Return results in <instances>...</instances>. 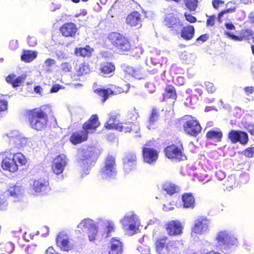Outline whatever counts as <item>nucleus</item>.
Returning <instances> with one entry per match:
<instances>
[{
  "label": "nucleus",
  "mask_w": 254,
  "mask_h": 254,
  "mask_svg": "<svg viewBox=\"0 0 254 254\" xmlns=\"http://www.w3.org/2000/svg\"><path fill=\"white\" fill-rule=\"evenodd\" d=\"M23 188L21 186L11 185L6 190L7 194L13 198H19L23 193Z\"/></svg>",
  "instance_id": "nucleus-29"
},
{
  "label": "nucleus",
  "mask_w": 254,
  "mask_h": 254,
  "mask_svg": "<svg viewBox=\"0 0 254 254\" xmlns=\"http://www.w3.org/2000/svg\"><path fill=\"white\" fill-rule=\"evenodd\" d=\"M97 225L95 224L94 221L89 218H86L83 219L80 223L77 225V228L81 229H87L88 230L89 229H92L94 226Z\"/></svg>",
  "instance_id": "nucleus-37"
},
{
  "label": "nucleus",
  "mask_w": 254,
  "mask_h": 254,
  "mask_svg": "<svg viewBox=\"0 0 254 254\" xmlns=\"http://www.w3.org/2000/svg\"><path fill=\"white\" fill-rule=\"evenodd\" d=\"M100 125V123L98 116L96 114H94L91 115L88 120L83 124L82 127L88 134L95 132Z\"/></svg>",
  "instance_id": "nucleus-18"
},
{
  "label": "nucleus",
  "mask_w": 254,
  "mask_h": 254,
  "mask_svg": "<svg viewBox=\"0 0 254 254\" xmlns=\"http://www.w3.org/2000/svg\"><path fill=\"white\" fill-rule=\"evenodd\" d=\"M25 76H19L16 77L14 74H10L5 78L6 81L14 87L20 86L25 79Z\"/></svg>",
  "instance_id": "nucleus-27"
},
{
  "label": "nucleus",
  "mask_w": 254,
  "mask_h": 254,
  "mask_svg": "<svg viewBox=\"0 0 254 254\" xmlns=\"http://www.w3.org/2000/svg\"><path fill=\"white\" fill-rule=\"evenodd\" d=\"M164 99L176 100L177 93L175 87L171 84H167L164 88V93L163 94Z\"/></svg>",
  "instance_id": "nucleus-30"
},
{
  "label": "nucleus",
  "mask_w": 254,
  "mask_h": 254,
  "mask_svg": "<svg viewBox=\"0 0 254 254\" xmlns=\"http://www.w3.org/2000/svg\"><path fill=\"white\" fill-rule=\"evenodd\" d=\"M142 157L144 162L152 165L158 160L159 152L156 149L148 147L146 144L142 148Z\"/></svg>",
  "instance_id": "nucleus-11"
},
{
  "label": "nucleus",
  "mask_w": 254,
  "mask_h": 254,
  "mask_svg": "<svg viewBox=\"0 0 254 254\" xmlns=\"http://www.w3.org/2000/svg\"><path fill=\"white\" fill-rule=\"evenodd\" d=\"M123 169L125 173L129 174L136 170L137 156L134 152L127 153L123 159Z\"/></svg>",
  "instance_id": "nucleus-9"
},
{
  "label": "nucleus",
  "mask_w": 254,
  "mask_h": 254,
  "mask_svg": "<svg viewBox=\"0 0 254 254\" xmlns=\"http://www.w3.org/2000/svg\"><path fill=\"white\" fill-rule=\"evenodd\" d=\"M24 117L29 127L33 130L44 131L48 127V115L44 106L26 110Z\"/></svg>",
  "instance_id": "nucleus-1"
},
{
  "label": "nucleus",
  "mask_w": 254,
  "mask_h": 254,
  "mask_svg": "<svg viewBox=\"0 0 254 254\" xmlns=\"http://www.w3.org/2000/svg\"><path fill=\"white\" fill-rule=\"evenodd\" d=\"M228 138L233 144L239 142L243 145L247 144L249 140L248 133L239 130H231L228 134Z\"/></svg>",
  "instance_id": "nucleus-10"
},
{
  "label": "nucleus",
  "mask_w": 254,
  "mask_h": 254,
  "mask_svg": "<svg viewBox=\"0 0 254 254\" xmlns=\"http://www.w3.org/2000/svg\"><path fill=\"white\" fill-rule=\"evenodd\" d=\"M127 71L129 74L134 77L135 78L139 79L141 78V74L140 70L138 69L132 67H128L127 68Z\"/></svg>",
  "instance_id": "nucleus-44"
},
{
  "label": "nucleus",
  "mask_w": 254,
  "mask_h": 254,
  "mask_svg": "<svg viewBox=\"0 0 254 254\" xmlns=\"http://www.w3.org/2000/svg\"><path fill=\"white\" fill-rule=\"evenodd\" d=\"M62 67H63V69L64 71H69V69L70 68V65L68 63H63L62 64Z\"/></svg>",
  "instance_id": "nucleus-64"
},
{
  "label": "nucleus",
  "mask_w": 254,
  "mask_h": 254,
  "mask_svg": "<svg viewBox=\"0 0 254 254\" xmlns=\"http://www.w3.org/2000/svg\"><path fill=\"white\" fill-rule=\"evenodd\" d=\"M66 164V156L64 154H60L53 159L51 166L52 170L55 174L60 175L63 173Z\"/></svg>",
  "instance_id": "nucleus-17"
},
{
  "label": "nucleus",
  "mask_w": 254,
  "mask_h": 254,
  "mask_svg": "<svg viewBox=\"0 0 254 254\" xmlns=\"http://www.w3.org/2000/svg\"><path fill=\"white\" fill-rule=\"evenodd\" d=\"M27 163V159L21 152H7L1 162L3 170L14 173L18 170V165L24 166Z\"/></svg>",
  "instance_id": "nucleus-3"
},
{
  "label": "nucleus",
  "mask_w": 254,
  "mask_h": 254,
  "mask_svg": "<svg viewBox=\"0 0 254 254\" xmlns=\"http://www.w3.org/2000/svg\"><path fill=\"white\" fill-rule=\"evenodd\" d=\"M165 156L171 160L182 161L186 158L184 148L181 141L168 145L164 149Z\"/></svg>",
  "instance_id": "nucleus-6"
},
{
  "label": "nucleus",
  "mask_w": 254,
  "mask_h": 254,
  "mask_svg": "<svg viewBox=\"0 0 254 254\" xmlns=\"http://www.w3.org/2000/svg\"><path fill=\"white\" fill-rule=\"evenodd\" d=\"M94 92L101 98L102 102H105L110 96L121 94L124 92V90L121 87L111 84L107 89L98 88Z\"/></svg>",
  "instance_id": "nucleus-8"
},
{
  "label": "nucleus",
  "mask_w": 254,
  "mask_h": 254,
  "mask_svg": "<svg viewBox=\"0 0 254 254\" xmlns=\"http://www.w3.org/2000/svg\"><path fill=\"white\" fill-rule=\"evenodd\" d=\"M208 18L206 21V26L207 27H212L214 25L215 20L216 19V16L215 15H212L210 16H207Z\"/></svg>",
  "instance_id": "nucleus-48"
},
{
  "label": "nucleus",
  "mask_w": 254,
  "mask_h": 254,
  "mask_svg": "<svg viewBox=\"0 0 254 254\" xmlns=\"http://www.w3.org/2000/svg\"><path fill=\"white\" fill-rule=\"evenodd\" d=\"M55 64H56L55 60L54 59H51V58H48V59H46V61H45V65L47 68V69L48 70L50 69V68H51V67L52 65H54Z\"/></svg>",
  "instance_id": "nucleus-51"
},
{
  "label": "nucleus",
  "mask_w": 254,
  "mask_h": 254,
  "mask_svg": "<svg viewBox=\"0 0 254 254\" xmlns=\"http://www.w3.org/2000/svg\"><path fill=\"white\" fill-rule=\"evenodd\" d=\"M116 130L124 133L133 132L137 134L140 130L138 126L131 122L118 123L116 126Z\"/></svg>",
  "instance_id": "nucleus-20"
},
{
  "label": "nucleus",
  "mask_w": 254,
  "mask_h": 254,
  "mask_svg": "<svg viewBox=\"0 0 254 254\" xmlns=\"http://www.w3.org/2000/svg\"><path fill=\"white\" fill-rule=\"evenodd\" d=\"M98 234V227L97 226H94L92 229H89L88 230L87 236L90 242H94L97 237Z\"/></svg>",
  "instance_id": "nucleus-43"
},
{
  "label": "nucleus",
  "mask_w": 254,
  "mask_h": 254,
  "mask_svg": "<svg viewBox=\"0 0 254 254\" xmlns=\"http://www.w3.org/2000/svg\"><path fill=\"white\" fill-rule=\"evenodd\" d=\"M165 229L170 236H177L183 233L184 227L179 220H171L165 224Z\"/></svg>",
  "instance_id": "nucleus-12"
},
{
  "label": "nucleus",
  "mask_w": 254,
  "mask_h": 254,
  "mask_svg": "<svg viewBox=\"0 0 254 254\" xmlns=\"http://www.w3.org/2000/svg\"><path fill=\"white\" fill-rule=\"evenodd\" d=\"M180 31L178 34H180L181 37L186 41H190L193 38L195 35V28L194 26L188 24L181 27Z\"/></svg>",
  "instance_id": "nucleus-25"
},
{
  "label": "nucleus",
  "mask_w": 254,
  "mask_h": 254,
  "mask_svg": "<svg viewBox=\"0 0 254 254\" xmlns=\"http://www.w3.org/2000/svg\"><path fill=\"white\" fill-rule=\"evenodd\" d=\"M79 159L81 162L86 161L87 164H91L97 158V153L92 147L82 149L80 151Z\"/></svg>",
  "instance_id": "nucleus-21"
},
{
  "label": "nucleus",
  "mask_w": 254,
  "mask_h": 254,
  "mask_svg": "<svg viewBox=\"0 0 254 254\" xmlns=\"http://www.w3.org/2000/svg\"><path fill=\"white\" fill-rule=\"evenodd\" d=\"M136 222L135 216L134 215H131L129 216H125L121 220V223L123 225V228H126L128 226V225L130 223H134Z\"/></svg>",
  "instance_id": "nucleus-42"
},
{
  "label": "nucleus",
  "mask_w": 254,
  "mask_h": 254,
  "mask_svg": "<svg viewBox=\"0 0 254 254\" xmlns=\"http://www.w3.org/2000/svg\"><path fill=\"white\" fill-rule=\"evenodd\" d=\"M37 56L36 51L23 50L21 56V60L25 63H30L33 61Z\"/></svg>",
  "instance_id": "nucleus-34"
},
{
  "label": "nucleus",
  "mask_w": 254,
  "mask_h": 254,
  "mask_svg": "<svg viewBox=\"0 0 254 254\" xmlns=\"http://www.w3.org/2000/svg\"><path fill=\"white\" fill-rule=\"evenodd\" d=\"M138 117V113L134 108L131 109L127 112V119L128 120V122L133 123V122L136 121Z\"/></svg>",
  "instance_id": "nucleus-41"
},
{
  "label": "nucleus",
  "mask_w": 254,
  "mask_h": 254,
  "mask_svg": "<svg viewBox=\"0 0 254 254\" xmlns=\"http://www.w3.org/2000/svg\"><path fill=\"white\" fill-rule=\"evenodd\" d=\"M61 87L60 85L58 84L54 85L51 89H50L51 93H56L60 89Z\"/></svg>",
  "instance_id": "nucleus-60"
},
{
  "label": "nucleus",
  "mask_w": 254,
  "mask_h": 254,
  "mask_svg": "<svg viewBox=\"0 0 254 254\" xmlns=\"http://www.w3.org/2000/svg\"><path fill=\"white\" fill-rule=\"evenodd\" d=\"M244 91L247 95L249 96L252 94L254 91V87L252 86L246 87L244 88Z\"/></svg>",
  "instance_id": "nucleus-58"
},
{
  "label": "nucleus",
  "mask_w": 254,
  "mask_h": 254,
  "mask_svg": "<svg viewBox=\"0 0 254 254\" xmlns=\"http://www.w3.org/2000/svg\"><path fill=\"white\" fill-rule=\"evenodd\" d=\"M34 91L36 93L41 95L43 91V88L40 85H37L34 87Z\"/></svg>",
  "instance_id": "nucleus-62"
},
{
  "label": "nucleus",
  "mask_w": 254,
  "mask_h": 254,
  "mask_svg": "<svg viewBox=\"0 0 254 254\" xmlns=\"http://www.w3.org/2000/svg\"><path fill=\"white\" fill-rule=\"evenodd\" d=\"M173 242L170 241L169 238L166 236H159L155 239L154 246L156 252L161 254L164 252V250H170V247H172Z\"/></svg>",
  "instance_id": "nucleus-13"
},
{
  "label": "nucleus",
  "mask_w": 254,
  "mask_h": 254,
  "mask_svg": "<svg viewBox=\"0 0 254 254\" xmlns=\"http://www.w3.org/2000/svg\"><path fill=\"white\" fill-rule=\"evenodd\" d=\"M223 137V132L219 129H210L206 134V137L210 140H215L216 141H220Z\"/></svg>",
  "instance_id": "nucleus-32"
},
{
  "label": "nucleus",
  "mask_w": 254,
  "mask_h": 254,
  "mask_svg": "<svg viewBox=\"0 0 254 254\" xmlns=\"http://www.w3.org/2000/svg\"><path fill=\"white\" fill-rule=\"evenodd\" d=\"M94 49L89 45H86L85 47L76 48L74 50V54L76 56L83 58H89L92 55Z\"/></svg>",
  "instance_id": "nucleus-28"
},
{
  "label": "nucleus",
  "mask_w": 254,
  "mask_h": 254,
  "mask_svg": "<svg viewBox=\"0 0 254 254\" xmlns=\"http://www.w3.org/2000/svg\"><path fill=\"white\" fill-rule=\"evenodd\" d=\"M8 47L11 50L14 51L16 50L18 47L17 41L11 40L9 43Z\"/></svg>",
  "instance_id": "nucleus-53"
},
{
  "label": "nucleus",
  "mask_w": 254,
  "mask_h": 254,
  "mask_svg": "<svg viewBox=\"0 0 254 254\" xmlns=\"http://www.w3.org/2000/svg\"><path fill=\"white\" fill-rule=\"evenodd\" d=\"M184 2L188 10L190 11H194L197 7L198 0H184Z\"/></svg>",
  "instance_id": "nucleus-40"
},
{
  "label": "nucleus",
  "mask_w": 254,
  "mask_h": 254,
  "mask_svg": "<svg viewBox=\"0 0 254 254\" xmlns=\"http://www.w3.org/2000/svg\"><path fill=\"white\" fill-rule=\"evenodd\" d=\"M209 221L206 216L197 218L191 228V231L195 234H202L208 230Z\"/></svg>",
  "instance_id": "nucleus-14"
},
{
  "label": "nucleus",
  "mask_w": 254,
  "mask_h": 254,
  "mask_svg": "<svg viewBox=\"0 0 254 254\" xmlns=\"http://www.w3.org/2000/svg\"><path fill=\"white\" fill-rule=\"evenodd\" d=\"M88 134L83 129L73 132L69 137V141L73 145H76L86 141Z\"/></svg>",
  "instance_id": "nucleus-24"
},
{
  "label": "nucleus",
  "mask_w": 254,
  "mask_h": 254,
  "mask_svg": "<svg viewBox=\"0 0 254 254\" xmlns=\"http://www.w3.org/2000/svg\"><path fill=\"white\" fill-rule=\"evenodd\" d=\"M118 123V115L110 114L108 122L105 123L104 127L108 130H115Z\"/></svg>",
  "instance_id": "nucleus-33"
},
{
  "label": "nucleus",
  "mask_w": 254,
  "mask_h": 254,
  "mask_svg": "<svg viewBox=\"0 0 254 254\" xmlns=\"http://www.w3.org/2000/svg\"><path fill=\"white\" fill-rule=\"evenodd\" d=\"M107 38L113 48L120 54H127L132 49L129 39L119 32H110Z\"/></svg>",
  "instance_id": "nucleus-2"
},
{
  "label": "nucleus",
  "mask_w": 254,
  "mask_h": 254,
  "mask_svg": "<svg viewBox=\"0 0 254 254\" xmlns=\"http://www.w3.org/2000/svg\"><path fill=\"white\" fill-rule=\"evenodd\" d=\"M242 154L247 158L254 157V147H249L242 151Z\"/></svg>",
  "instance_id": "nucleus-45"
},
{
  "label": "nucleus",
  "mask_w": 254,
  "mask_h": 254,
  "mask_svg": "<svg viewBox=\"0 0 254 254\" xmlns=\"http://www.w3.org/2000/svg\"><path fill=\"white\" fill-rule=\"evenodd\" d=\"M46 254H61L55 251L54 249L52 247H49L46 250Z\"/></svg>",
  "instance_id": "nucleus-61"
},
{
  "label": "nucleus",
  "mask_w": 254,
  "mask_h": 254,
  "mask_svg": "<svg viewBox=\"0 0 254 254\" xmlns=\"http://www.w3.org/2000/svg\"><path fill=\"white\" fill-rule=\"evenodd\" d=\"M159 117V113L156 109H153L149 118L150 123H154L157 120Z\"/></svg>",
  "instance_id": "nucleus-46"
},
{
  "label": "nucleus",
  "mask_w": 254,
  "mask_h": 254,
  "mask_svg": "<svg viewBox=\"0 0 254 254\" xmlns=\"http://www.w3.org/2000/svg\"><path fill=\"white\" fill-rule=\"evenodd\" d=\"M183 206L185 208H193L195 206V199L191 193H185L182 195Z\"/></svg>",
  "instance_id": "nucleus-31"
},
{
  "label": "nucleus",
  "mask_w": 254,
  "mask_h": 254,
  "mask_svg": "<svg viewBox=\"0 0 254 254\" xmlns=\"http://www.w3.org/2000/svg\"><path fill=\"white\" fill-rule=\"evenodd\" d=\"M216 178L219 180H222L225 178V174L222 171L219 170L215 173Z\"/></svg>",
  "instance_id": "nucleus-55"
},
{
  "label": "nucleus",
  "mask_w": 254,
  "mask_h": 254,
  "mask_svg": "<svg viewBox=\"0 0 254 254\" xmlns=\"http://www.w3.org/2000/svg\"><path fill=\"white\" fill-rule=\"evenodd\" d=\"M78 30L76 24L72 22H65L59 28L60 33L65 38H74L77 34Z\"/></svg>",
  "instance_id": "nucleus-16"
},
{
  "label": "nucleus",
  "mask_w": 254,
  "mask_h": 254,
  "mask_svg": "<svg viewBox=\"0 0 254 254\" xmlns=\"http://www.w3.org/2000/svg\"><path fill=\"white\" fill-rule=\"evenodd\" d=\"M183 127L188 135L196 137L201 131L202 128L198 121L194 117L186 115L182 119Z\"/></svg>",
  "instance_id": "nucleus-5"
},
{
  "label": "nucleus",
  "mask_w": 254,
  "mask_h": 254,
  "mask_svg": "<svg viewBox=\"0 0 254 254\" xmlns=\"http://www.w3.org/2000/svg\"><path fill=\"white\" fill-rule=\"evenodd\" d=\"M8 109V102L6 99H0V112L7 110Z\"/></svg>",
  "instance_id": "nucleus-49"
},
{
  "label": "nucleus",
  "mask_w": 254,
  "mask_h": 254,
  "mask_svg": "<svg viewBox=\"0 0 254 254\" xmlns=\"http://www.w3.org/2000/svg\"><path fill=\"white\" fill-rule=\"evenodd\" d=\"M162 189L165 191L167 194L172 195L177 192V186L171 182H166L162 187Z\"/></svg>",
  "instance_id": "nucleus-38"
},
{
  "label": "nucleus",
  "mask_w": 254,
  "mask_h": 254,
  "mask_svg": "<svg viewBox=\"0 0 254 254\" xmlns=\"http://www.w3.org/2000/svg\"><path fill=\"white\" fill-rule=\"evenodd\" d=\"M90 71L89 65L86 63H81L75 67V73L77 76L85 75Z\"/></svg>",
  "instance_id": "nucleus-35"
},
{
  "label": "nucleus",
  "mask_w": 254,
  "mask_h": 254,
  "mask_svg": "<svg viewBox=\"0 0 254 254\" xmlns=\"http://www.w3.org/2000/svg\"><path fill=\"white\" fill-rule=\"evenodd\" d=\"M115 230V227L112 223H109L107 227V234H109L110 233L114 232Z\"/></svg>",
  "instance_id": "nucleus-59"
},
{
  "label": "nucleus",
  "mask_w": 254,
  "mask_h": 254,
  "mask_svg": "<svg viewBox=\"0 0 254 254\" xmlns=\"http://www.w3.org/2000/svg\"><path fill=\"white\" fill-rule=\"evenodd\" d=\"M184 16L186 20L190 23H194L197 21L196 18L190 14L185 13Z\"/></svg>",
  "instance_id": "nucleus-50"
},
{
  "label": "nucleus",
  "mask_w": 254,
  "mask_h": 254,
  "mask_svg": "<svg viewBox=\"0 0 254 254\" xmlns=\"http://www.w3.org/2000/svg\"><path fill=\"white\" fill-rule=\"evenodd\" d=\"M225 26L227 29H229V30H235V26L233 24H232L231 23H225Z\"/></svg>",
  "instance_id": "nucleus-63"
},
{
  "label": "nucleus",
  "mask_w": 254,
  "mask_h": 254,
  "mask_svg": "<svg viewBox=\"0 0 254 254\" xmlns=\"http://www.w3.org/2000/svg\"><path fill=\"white\" fill-rule=\"evenodd\" d=\"M57 247L62 250L68 252L73 249V245L70 242L68 235L64 232L58 233L56 239Z\"/></svg>",
  "instance_id": "nucleus-15"
},
{
  "label": "nucleus",
  "mask_w": 254,
  "mask_h": 254,
  "mask_svg": "<svg viewBox=\"0 0 254 254\" xmlns=\"http://www.w3.org/2000/svg\"><path fill=\"white\" fill-rule=\"evenodd\" d=\"M217 242L216 248L222 252L229 251L238 245V241L230 232L222 230L219 231L215 238Z\"/></svg>",
  "instance_id": "nucleus-4"
},
{
  "label": "nucleus",
  "mask_w": 254,
  "mask_h": 254,
  "mask_svg": "<svg viewBox=\"0 0 254 254\" xmlns=\"http://www.w3.org/2000/svg\"><path fill=\"white\" fill-rule=\"evenodd\" d=\"M33 189L36 192L46 193L50 189L48 180L42 178L35 180L33 183Z\"/></svg>",
  "instance_id": "nucleus-23"
},
{
  "label": "nucleus",
  "mask_w": 254,
  "mask_h": 254,
  "mask_svg": "<svg viewBox=\"0 0 254 254\" xmlns=\"http://www.w3.org/2000/svg\"><path fill=\"white\" fill-rule=\"evenodd\" d=\"M123 243L120 240L113 238L110 242L109 254H122Z\"/></svg>",
  "instance_id": "nucleus-26"
},
{
  "label": "nucleus",
  "mask_w": 254,
  "mask_h": 254,
  "mask_svg": "<svg viewBox=\"0 0 254 254\" xmlns=\"http://www.w3.org/2000/svg\"><path fill=\"white\" fill-rule=\"evenodd\" d=\"M209 39V36L207 34H204L199 36L197 39L196 41H200L201 43H203Z\"/></svg>",
  "instance_id": "nucleus-54"
},
{
  "label": "nucleus",
  "mask_w": 254,
  "mask_h": 254,
  "mask_svg": "<svg viewBox=\"0 0 254 254\" xmlns=\"http://www.w3.org/2000/svg\"><path fill=\"white\" fill-rule=\"evenodd\" d=\"M224 3V1L221 0H213L212 4L214 8L218 9L220 4Z\"/></svg>",
  "instance_id": "nucleus-56"
},
{
  "label": "nucleus",
  "mask_w": 254,
  "mask_h": 254,
  "mask_svg": "<svg viewBox=\"0 0 254 254\" xmlns=\"http://www.w3.org/2000/svg\"><path fill=\"white\" fill-rule=\"evenodd\" d=\"M115 70V65L110 62L103 63L100 65V70L103 75L108 74Z\"/></svg>",
  "instance_id": "nucleus-36"
},
{
  "label": "nucleus",
  "mask_w": 254,
  "mask_h": 254,
  "mask_svg": "<svg viewBox=\"0 0 254 254\" xmlns=\"http://www.w3.org/2000/svg\"><path fill=\"white\" fill-rule=\"evenodd\" d=\"M125 229L129 232L134 233L137 229L136 222L134 223H130V224L128 225V226Z\"/></svg>",
  "instance_id": "nucleus-52"
},
{
  "label": "nucleus",
  "mask_w": 254,
  "mask_h": 254,
  "mask_svg": "<svg viewBox=\"0 0 254 254\" xmlns=\"http://www.w3.org/2000/svg\"><path fill=\"white\" fill-rule=\"evenodd\" d=\"M204 85L205 86V88L206 90L209 93H214L216 90V88L214 86V84L209 81H206L204 83Z\"/></svg>",
  "instance_id": "nucleus-47"
},
{
  "label": "nucleus",
  "mask_w": 254,
  "mask_h": 254,
  "mask_svg": "<svg viewBox=\"0 0 254 254\" xmlns=\"http://www.w3.org/2000/svg\"><path fill=\"white\" fill-rule=\"evenodd\" d=\"M242 36L239 37L235 35L234 37L233 40L234 41H242L244 39V38H247L250 36H252L254 34L253 31L249 29H245L242 30L241 31Z\"/></svg>",
  "instance_id": "nucleus-39"
},
{
  "label": "nucleus",
  "mask_w": 254,
  "mask_h": 254,
  "mask_svg": "<svg viewBox=\"0 0 254 254\" xmlns=\"http://www.w3.org/2000/svg\"><path fill=\"white\" fill-rule=\"evenodd\" d=\"M164 23L166 26L177 33H179L180 28L183 26V24L180 18L173 14H168L165 18Z\"/></svg>",
  "instance_id": "nucleus-19"
},
{
  "label": "nucleus",
  "mask_w": 254,
  "mask_h": 254,
  "mask_svg": "<svg viewBox=\"0 0 254 254\" xmlns=\"http://www.w3.org/2000/svg\"><path fill=\"white\" fill-rule=\"evenodd\" d=\"M247 129L248 131L253 135H254V124H250L247 125Z\"/></svg>",
  "instance_id": "nucleus-57"
},
{
  "label": "nucleus",
  "mask_w": 254,
  "mask_h": 254,
  "mask_svg": "<svg viewBox=\"0 0 254 254\" xmlns=\"http://www.w3.org/2000/svg\"><path fill=\"white\" fill-rule=\"evenodd\" d=\"M142 15L137 11H133L127 15L126 23L131 27H140L142 25Z\"/></svg>",
  "instance_id": "nucleus-22"
},
{
  "label": "nucleus",
  "mask_w": 254,
  "mask_h": 254,
  "mask_svg": "<svg viewBox=\"0 0 254 254\" xmlns=\"http://www.w3.org/2000/svg\"><path fill=\"white\" fill-rule=\"evenodd\" d=\"M116 159L113 156L108 155L105 160L104 166L100 171L104 179L112 178L117 174Z\"/></svg>",
  "instance_id": "nucleus-7"
}]
</instances>
